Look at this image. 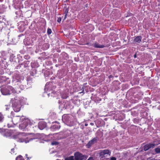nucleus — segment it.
<instances>
[{"label": "nucleus", "instance_id": "obj_8", "mask_svg": "<svg viewBox=\"0 0 160 160\" xmlns=\"http://www.w3.org/2000/svg\"><path fill=\"white\" fill-rule=\"evenodd\" d=\"M155 145L154 143L147 144L144 147V151H146L151 148H154Z\"/></svg>", "mask_w": 160, "mask_h": 160}, {"label": "nucleus", "instance_id": "obj_22", "mask_svg": "<svg viewBox=\"0 0 160 160\" xmlns=\"http://www.w3.org/2000/svg\"><path fill=\"white\" fill-rule=\"evenodd\" d=\"M14 148L12 149L11 150V153L12 154H14L15 153V152L14 151Z\"/></svg>", "mask_w": 160, "mask_h": 160}, {"label": "nucleus", "instance_id": "obj_31", "mask_svg": "<svg viewBox=\"0 0 160 160\" xmlns=\"http://www.w3.org/2000/svg\"><path fill=\"white\" fill-rule=\"evenodd\" d=\"M26 157H27V158H28V159H29V158L28 157V155L27 154H26L25 155Z\"/></svg>", "mask_w": 160, "mask_h": 160}, {"label": "nucleus", "instance_id": "obj_2", "mask_svg": "<svg viewBox=\"0 0 160 160\" xmlns=\"http://www.w3.org/2000/svg\"><path fill=\"white\" fill-rule=\"evenodd\" d=\"M1 91L3 95H7L11 94V93H18L17 91H16L11 86H5L1 89Z\"/></svg>", "mask_w": 160, "mask_h": 160}, {"label": "nucleus", "instance_id": "obj_26", "mask_svg": "<svg viewBox=\"0 0 160 160\" xmlns=\"http://www.w3.org/2000/svg\"><path fill=\"white\" fill-rule=\"evenodd\" d=\"M87 160H93V159L92 158L90 157Z\"/></svg>", "mask_w": 160, "mask_h": 160}, {"label": "nucleus", "instance_id": "obj_36", "mask_svg": "<svg viewBox=\"0 0 160 160\" xmlns=\"http://www.w3.org/2000/svg\"><path fill=\"white\" fill-rule=\"evenodd\" d=\"M84 92V91H82V92Z\"/></svg>", "mask_w": 160, "mask_h": 160}, {"label": "nucleus", "instance_id": "obj_34", "mask_svg": "<svg viewBox=\"0 0 160 160\" xmlns=\"http://www.w3.org/2000/svg\"><path fill=\"white\" fill-rule=\"evenodd\" d=\"M49 94H48V97H49Z\"/></svg>", "mask_w": 160, "mask_h": 160}, {"label": "nucleus", "instance_id": "obj_33", "mask_svg": "<svg viewBox=\"0 0 160 160\" xmlns=\"http://www.w3.org/2000/svg\"><path fill=\"white\" fill-rule=\"evenodd\" d=\"M85 125L86 126H87L88 125V124L87 123H86Z\"/></svg>", "mask_w": 160, "mask_h": 160}, {"label": "nucleus", "instance_id": "obj_28", "mask_svg": "<svg viewBox=\"0 0 160 160\" xmlns=\"http://www.w3.org/2000/svg\"><path fill=\"white\" fill-rule=\"evenodd\" d=\"M90 124L92 126H93L94 125V123H91Z\"/></svg>", "mask_w": 160, "mask_h": 160}, {"label": "nucleus", "instance_id": "obj_15", "mask_svg": "<svg viewBox=\"0 0 160 160\" xmlns=\"http://www.w3.org/2000/svg\"><path fill=\"white\" fill-rule=\"evenodd\" d=\"M16 160H24L22 156L19 155L17 157L16 159Z\"/></svg>", "mask_w": 160, "mask_h": 160}, {"label": "nucleus", "instance_id": "obj_18", "mask_svg": "<svg viewBox=\"0 0 160 160\" xmlns=\"http://www.w3.org/2000/svg\"><path fill=\"white\" fill-rule=\"evenodd\" d=\"M4 118V117L2 114L0 113V122H2Z\"/></svg>", "mask_w": 160, "mask_h": 160}, {"label": "nucleus", "instance_id": "obj_21", "mask_svg": "<svg viewBox=\"0 0 160 160\" xmlns=\"http://www.w3.org/2000/svg\"><path fill=\"white\" fill-rule=\"evenodd\" d=\"M61 20H62L61 18V17H59L58 18V19L57 20V21L58 22H59L61 21Z\"/></svg>", "mask_w": 160, "mask_h": 160}, {"label": "nucleus", "instance_id": "obj_1", "mask_svg": "<svg viewBox=\"0 0 160 160\" xmlns=\"http://www.w3.org/2000/svg\"><path fill=\"white\" fill-rule=\"evenodd\" d=\"M25 100L26 99L22 97H16L13 99H12L11 101L14 110L16 112L19 111L21 107V104L24 103Z\"/></svg>", "mask_w": 160, "mask_h": 160}, {"label": "nucleus", "instance_id": "obj_30", "mask_svg": "<svg viewBox=\"0 0 160 160\" xmlns=\"http://www.w3.org/2000/svg\"><path fill=\"white\" fill-rule=\"evenodd\" d=\"M66 13H67L68 12V11L67 10H66L65 12Z\"/></svg>", "mask_w": 160, "mask_h": 160}, {"label": "nucleus", "instance_id": "obj_16", "mask_svg": "<svg viewBox=\"0 0 160 160\" xmlns=\"http://www.w3.org/2000/svg\"><path fill=\"white\" fill-rule=\"evenodd\" d=\"M65 160H74V157L73 156H70L68 158H66Z\"/></svg>", "mask_w": 160, "mask_h": 160}, {"label": "nucleus", "instance_id": "obj_25", "mask_svg": "<svg viewBox=\"0 0 160 160\" xmlns=\"http://www.w3.org/2000/svg\"><path fill=\"white\" fill-rule=\"evenodd\" d=\"M67 13H66L65 15V16H64V18H63V20H64L65 19H66V17H67Z\"/></svg>", "mask_w": 160, "mask_h": 160}, {"label": "nucleus", "instance_id": "obj_29", "mask_svg": "<svg viewBox=\"0 0 160 160\" xmlns=\"http://www.w3.org/2000/svg\"><path fill=\"white\" fill-rule=\"evenodd\" d=\"M2 131V128H0V132Z\"/></svg>", "mask_w": 160, "mask_h": 160}, {"label": "nucleus", "instance_id": "obj_6", "mask_svg": "<svg viewBox=\"0 0 160 160\" xmlns=\"http://www.w3.org/2000/svg\"><path fill=\"white\" fill-rule=\"evenodd\" d=\"M74 155L75 160H82L83 158V156L79 152L75 153Z\"/></svg>", "mask_w": 160, "mask_h": 160}, {"label": "nucleus", "instance_id": "obj_24", "mask_svg": "<svg viewBox=\"0 0 160 160\" xmlns=\"http://www.w3.org/2000/svg\"><path fill=\"white\" fill-rule=\"evenodd\" d=\"M109 160H116V158L115 157H112L110 158V159Z\"/></svg>", "mask_w": 160, "mask_h": 160}, {"label": "nucleus", "instance_id": "obj_27", "mask_svg": "<svg viewBox=\"0 0 160 160\" xmlns=\"http://www.w3.org/2000/svg\"><path fill=\"white\" fill-rule=\"evenodd\" d=\"M67 96H62V98H63L66 99L67 98Z\"/></svg>", "mask_w": 160, "mask_h": 160}, {"label": "nucleus", "instance_id": "obj_20", "mask_svg": "<svg viewBox=\"0 0 160 160\" xmlns=\"http://www.w3.org/2000/svg\"><path fill=\"white\" fill-rule=\"evenodd\" d=\"M58 144V143L57 142H52L51 144L52 145H57Z\"/></svg>", "mask_w": 160, "mask_h": 160}, {"label": "nucleus", "instance_id": "obj_23", "mask_svg": "<svg viewBox=\"0 0 160 160\" xmlns=\"http://www.w3.org/2000/svg\"><path fill=\"white\" fill-rule=\"evenodd\" d=\"M5 106L6 107V110H8L9 108L10 107V105H6Z\"/></svg>", "mask_w": 160, "mask_h": 160}, {"label": "nucleus", "instance_id": "obj_7", "mask_svg": "<svg viewBox=\"0 0 160 160\" xmlns=\"http://www.w3.org/2000/svg\"><path fill=\"white\" fill-rule=\"evenodd\" d=\"M97 139L98 138L97 137H95L93 138L86 145L87 147L88 148H90L92 145L97 142Z\"/></svg>", "mask_w": 160, "mask_h": 160}, {"label": "nucleus", "instance_id": "obj_3", "mask_svg": "<svg viewBox=\"0 0 160 160\" xmlns=\"http://www.w3.org/2000/svg\"><path fill=\"white\" fill-rule=\"evenodd\" d=\"M26 135V134L24 133H19L16 136V138H18L17 141L19 142H25L26 143H27L29 141L36 138L35 137L33 138L29 137L26 138H23L22 137Z\"/></svg>", "mask_w": 160, "mask_h": 160}, {"label": "nucleus", "instance_id": "obj_11", "mask_svg": "<svg viewBox=\"0 0 160 160\" xmlns=\"http://www.w3.org/2000/svg\"><path fill=\"white\" fill-rule=\"evenodd\" d=\"M93 46L95 48H104L105 46L104 45H100L97 42L93 44Z\"/></svg>", "mask_w": 160, "mask_h": 160}, {"label": "nucleus", "instance_id": "obj_9", "mask_svg": "<svg viewBox=\"0 0 160 160\" xmlns=\"http://www.w3.org/2000/svg\"><path fill=\"white\" fill-rule=\"evenodd\" d=\"M110 152L109 150L107 149L101 151L99 153L100 156L102 157H103L106 154H108L110 156Z\"/></svg>", "mask_w": 160, "mask_h": 160}, {"label": "nucleus", "instance_id": "obj_5", "mask_svg": "<svg viewBox=\"0 0 160 160\" xmlns=\"http://www.w3.org/2000/svg\"><path fill=\"white\" fill-rule=\"evenodd\" d=\"M24 119L23 117H21L19 116H16L13 118L12 121L13 124H16L18 123L20 120H23Z\"/></svg>", "mask_w": 160, "mask_h": 160}, {"label": "nucleus", "instance_id": "obj_10", "mask_svg": "<svg viewBox=\"0 0 160 160\" xmlns=\"http://www.w3.org/2000/svg\"><path fill=\"white\" fill-rule=\"evenodd\" d=\"M46 127V124L43 122H39L38 124V127L41 130L43 129Z\"/></svg>", "mask_w": 160, "mask_h": 160}, {"label": "nucleus", "instance_id": "obj_19", "mask_svg": "<svg viewBox=\"0 0 160 160\" xmlns=\"http://www.w3.org/2000/svg\"><path fill=\"white\" fill-rule=\"evenodd\" d=\"M52 32V30L50 28H48L47 30V33L48 34H50Z\"/></svg>", "mask_w": 160, "mask_h": 160}, {"label": "nucleus", "instance_id": "obj_17", "mask_svg": "<svg viewBox=\"0 0 160 160\" xmlns=\"http://www.w3.org/2000/svg\"><path fill=\"white\" fill-rule=\"evenodd\" d=\"M155 151L157 153H160V148H157L155 149Z\"/></svg>", "mask_w": 160, "mask_h": 160}, {"label": "nucleus", "instance_id": "obj_14", "mask_svg": "<svg viewBox=\"0 0 160 160\" xmlns=\"http://www.w3.org/2000/svg\"><path fill=\"white\" fill-rule=\"evenodd\" d=\"M62 120H64L66 122H68L70 121L68 115H65L63 116L62 117Z\"/></svg>", "mask_w": 160, "mask_h": 160}, {"label": "nucleus", "instance_id": "obj_32", "mask_svg": "<svg viewBox=\"0 0 160 160\" xmlns=\"http://www.w3.org/2000/svg\"><path fill=\"white\" fill-rule=\"evenodd\" d=\"M3 78V76H0V79H2V78Z\"/></svg>", "mask_w": 160, "mask_h": 160}, {"label": "nucleus", "instance_id": "obj_13", "mask_svg": "<svg viewBox=\"0 0 160 160\" xmlns=\"http://www.w3.org/2000/svg\"><path fill=\"white\" fill-rule=\"evenodd\" d=\"M142 37L140 36L137 37L134 39V42L135 43H140L141 41Z\"/></svg>", "mask_w": 160, "mask_h": 160}, {"label": "nucleus", "instance_id": "obj_4", "mask_svg": "<svg viewBox=\"0 0 160 160\" xmlns=\"http://www.w3.org/2000/svg\"><path fill=\"white\" fill-rule=\"evenodd\" d=\"M23 122L19 125V128L21 129H25L28 125H31L32 124V122L28 119H24L22 120Z\"/></svg>", "mask_w": 160, "mask_h": 160}, {"label": "nucleus", "instance_id": "obj_35", "mask_svg": "<svg viewBox=\"0 0 160 160\" xmlns=\"http://www.w3.org/2000/svg\"><path fill=\"white\" fill-rule=\"evenodd\" d=\"M136 55H134V57H135H135H136Z\"/></svg>", "mask_w": 160, "mask_h": 160}, {"label": "nucleus", "instance_id": "obj_12", "mask_svg": "<svg viewBox=\"0 0 160 160\" xmlns=\"http://www.w3.org/2000/svg\"><path fill=\"white\" fill-rule=\"evenodd\" d=\"M60 128V126L59 124H55L52 126L51 129L52 130H54L58 129Z\"/></svg>", "mask_w": 160, "mask_h": 160}]
</instances>
